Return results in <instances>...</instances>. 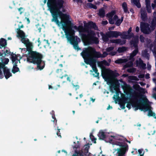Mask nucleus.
I'll use <instances>...</instances> for the list:
<instances>
[{
  "mask_svg": "<svg viewBox=\"0 0 156 156\" xmlns=\"http://www.w3.org/2000/svg\"><path fill=\"white\" fill-rule=\"evenodd\" d=\"M63 3L62 0H48L47 4L53 17L52 21L61 27L64 31L68 41L72 43L74 38V31L70 28L71 22L69 16L59 11Z\"/></svg>",
  "mask_w": 156,
  "mask_h": 156,
  "instance_id": "obj_1",
  "label": "nucleus"
},
{
  "mask_svg": "<svg viewBox=\"0 0 156 156\" xmlns=\"http://www.w3.org/2000/svg\"><path fill=\"white\" fill-rule=\"evenodd\" d=\"M108 54L106 52H105L101 55L99 52H96L94 48L90 47L84 48L81 53V55L84 59L85 62L87 64H89L92 67L93 71L95 72V75H93L95 76H98L99 73L97 72L95 62L91 60L94 57H105Z\"/></svg>",
  "mask_w": 156,
  "mask_h": 156,
  "instance_id": "obj_2",
  "label": "nucleus"
},
{
  "mask_svg": "<svg viewBox=\"0 0 156 156\" xmlns=\"http://www.w3.org/2000/svg\"><path fill=\"white\" fill-rule=\"evenodd\" d=\"M73 28L76 30L79 31L80 34L81 33L87 32L88 35L87 36L85 35H81V38L85 45H87L91 43L92 41L95 43L98 42V40L97 38L93 37L94 33L93 32V30L87 28L86 25H85L84 28L82 26H79L78 27L76 26H74Z\"/></svg>",
  "mask_w": 156,
  "mask_h": 156,
  "instance_id": "obj_3",
  "label": "nucleus"
},
{
  "mask_svg": "<svg viewBox=\"0 0 156 156\" xmlns=\"http://www.w3.org/2000/svg\"><path fill=\"white\" fill-rule=\"evenodd\" d=\"M119 75L118 73H114L113 71L108 69H106L105 73L103 74V78L105 81H107V84L110 85L111 90L113 93L115 91L117 92V87L113 86V84L117 82V80L115 77Z\"/></svg>",
  "mask_w": 156,
  "mask_h": 156,
  "instance_id": "obj_4",
  "label": "nucleus"
},
{
  "mask_svg": "<svg viewBox=\"0 0 156 156\" xmlns=\"http://www.w3.org/2000/svg\"><path fill=\"white\" fill-rule=\"evenodd\" d=\"M41 55L39 53L35 51L30 52V56L27 58V60L34 63L37 64V68L40 70L42 69L43 67L40 68L39 64L41 62Z\"/></svg>",
  "mask_w": 156,
  "mask_h": 156,
  "instance_id": "obj_5",
  "label": "nucleus"
},
{
  "mask_svg": "<svg viewBox=\"0 0 156 156\" xmlns=\"http://www.w3.org/2000/svg\"><path fill=\"white\" fill-rule=\"evenodd\" d=\"M156 25V17H154L151 22L150 27L147 23H141L140 24L141 31L145 34H149L153 30Z\"/></svg>",
  "mask_w": 156,
  "mask_h": 156,
  "instance_id": "obj_6",
  "label": "nucleus"
},
{
  "mask_svg": "<svg viewBox=\"0 0 156 156\" xmlns=\"http://www.w3.org/2000/svg\"><path fill=\"white\" fill-rule=\"evenodd\" d=\"M115 12L112 11L107 14V16L108 17L109 22L110 23L113 24L114 23L115 21H116L115 24L116 25L119 26L123 20V18L122 17L121 19H118V16L114 15Z\"/></svg>",
  "mask_w": 156,
  "mask_h": 156,
  "instance_id": "obj_7",
  "label": "nucleus"
},
{
  "mask_svg": "<svg viewBox=\"0 0 156 156\" xmlns=\"http://www.w3.org/2000/svg\"><path fill=\"white\" fill-rule=\"evenodd\" d=\"M142 104L141 103H136L135 104H133L131 102L128 103L127 104L126 107L129 109L131 108V105L135 107V110H136L138 109H140L141 111H147L150 108V106L148 105H147L146 107L147 108H145L144 107H142L141 105Z\"/></svg>",
  "mask_w": 156,
  "mask_h": 156,
  "instance_id": "obj_8",
  "label": "nucleus"
},
{
  "mask_svg": "<svg viewBox=\"0 0 156 156\" xmlns=\"http://www.w3.org/2000/svg\"><path fill=\"white\" fill-rule=\"evenodd\" d=\"M1 69L4 71L5 76L6 79H8L11 76V73L9 72V70L4 66V65L0 63V78L3 77V75L1 71Z\"/></svg>",
  "mask_w": 156,
  "mask_h": 156,
  "instance_id": "obj_9",
  "label": "nucleus"
},
{
  "mask_svg": "<svg viewBox=\"0 0 156 156\" xmlns=\"http://www.w3.org/2000/svg\"><path fill=\"white\" fill-rule=\"evenodd\" d=\"M22 43H23L26 45L27 48L30 49L32 46V44L29 41V40L25 37V36L22 37L21 40Z\"/></svg>",
  "mask_w": 156,
  "mask_h": 156,
  "instance_id": "obj_10",
  "label": "nucleus"
},
{
  "mask_svg": "<svg viewBox=\"0 0 156 156\" xmlns=\"http://www.w3.org/2000/svg\"><path fill=\"white\" fill-rule=\"evenodd\" d=\"M120 33L117 31H111L108 33L107 35L109 37H117L120 35Z\"/></svg>",
  "mask_w": 156,
  "mask_h": 156,
  "instance_id": "obj_11",
  "label": "nucleus"
},
{
  "mask_svg": "<svg viewBox=\"0 0 156 156\" xmlns=\"http://www.w3.org/2000/svg\"><path fill=\"white\" fill-rule=\"evenodd\" d=\"M111 42L121 45L124 44L126 42L125 40H121V39H116L111 40Z\"/></svg>",
  "mask_w": 156,
  "mask_h": 156,
  "instance_id": "obj_12",
  "label": "nucleus"
},
{
  "mask_svg": "<svg viewBox=\"0 0 156 156\" xmlns=\"http://www.w3.org/2000/svg\"><path fill=\"white\" fill-rule=\"evenodd\" d=\"M141 17L143 20H144L146 18V13L145 8H142L141 11Z\"/></svg>",
  "mask_w": 156,
  "mask_h": 156,
  "instance_id": "obj_13",
  "label": "nucleus"
},
{
  "mask_svg": "<svg viewBox=\"0 0 156 156\" xmlns=\"http://www.w3.org/2000/svg\"><path fill=\"white\" fill-rule=\"evenodd\" d=\"M141 105H142L141 106L142 107H144L145 108H147V107H146V106L147 105L149 106L150 107L149 108V109H148L147 110H147H149V112H148V115L149 116H155V114H154V113H153L150 110L151 109V107L149 105H144L143 104H142Z\"/></svg>",
  "mask_w": 156,
  "mask_h": 156,
  "instance_id": "obj_14",
  "label": "nucleus"
},
{
  "mask_svg": "<svg viewBox=\"0 0 156 156\" xmlns=\"http://www.w3.org/2000/svg\"><path fill=\"white\" fill-rule=\"evenodd\" d=\"M146 7L147 11L148 13H151V8L150 5V0H145Z\"/></svg>",
  "mask_w": 156,
  "mask_h": 156,
  "instance_id": "obj_15",
  "label": "nucleus"
},
{
  "mask_svg": "<svg viewBox=\"0 0 156 156\" xmlns=\"http://www.w3.org/2000/svg\"><path fill=\"white\" fill-rule=\"evenodd\" d=\"M85 154L86 156H89L90 153H88V150L89 148V144H87L84 146V147Z\"/></svg>",
  "mask_w": 156,
  "mask_h": 156,
  "instance_id": "obj_16",
  "label": "nucleus"
},
{
  "mask_svg": "<svg viewBox=\"0 0 156 156\" xmlns=\"http://www.w3.org/2000/svg\"><path fill=\"white\" fill-rule=\"evenodd\" d=\"M12 59L14 64H16L18 61L20 62L19 60L17 59V57L15 54H13L12 55Z\"/></svg>",
  "mask_w": 156,
  "mask_h": 156,
  "instance_id": "obj_17",
  "label": "nucleus"
},
{
  "mask_svg": "<svg viewBox=\"0 0 156 156\" xmlns=\"http://www.w3.org/2000/svg\"><path fill=\"white\" fill-rule=\"evenodd\" d=\"M17 30H18L17 31L18 35V36H19L22 38L25 36L24 32L23 31L20 30V28L17 29Z\"/></svg>",
  "mask_w": 156,
  "mask_h": 156,
  "instance_id": "obj_18",
  "label": "nucleus"
},
{
  "mask_svg": "<svg viewBox=\"0 0 156 156\" xmlns=\"http://www.w3.org/2000/svg\"><path fill=\"white\" fill-rule=\"evenodd\" d=\"M132 3L135 5L138 8L140 7V5L139 2V0H132Z\"/></svg>",
  "mask_w": 156,
  "mask_h": 156,
  "instance_id": "obj_19",
  "label": "nucleus"
},
{
  "mask_svg": "<svg viewBox=\"0 0 156 156\" xmlns=\"http://www.w3.org/2000/svg\"><path fill=\"white\" fill-rule=\"evenodd\" d=\"M139 63H138V61H136V64L137 66L140 65L143 68H144L146 66V65L143 63L141 59H139Z\"/></svg>",
  "mask_w": 156,
  "mask_h": 156,
  "instance_id": "obj_20",
  "label": "nucleus"
},
{
  "mask_svg": "<svg viewBox=\"0 0 156 156\" xmlns=\"http://www.w3.org/2000/svg\"><path fill=\"white\" fill-rule=\"evenodd\" d=\"M127 61L126 59H120L115 61V62L117 63H121L126 62Z\"/></svg>",
  "mask_w": 156,
  "mask_h": 156,
  "instance_id": "obj_21",
  "label": "nucleus"
},
{
  "mask_svg": "<svg viewBox=\"0 0 156 156\" xmlns=\"http://www.w3.org/2000/svg\"><path fill=\"white\" fill-rule=\"evenodd\" d=\"M105 12L104 10L103 9H101L99 10L98 15L101 17H103L105 16Z\"/></svg>",
  "mask_w": 156,
  "mask_h": 156,
  "instance_id": "obj_22",
  "label": "nucleus"
},
{
  "mask_svg": "<svg viewBox=\"0 0 156 156\" xmlns=\"http://www.w3.org/2000/svg\"><path fill=\"white\" fill-rule=\"evenodd\" d=\"M6 45V41L3 39H1L0 41V45L3 47Z\"/></svg>",
  "mask_w": 156,
  "mask_h": 156,
  "instance_id": "obj_23",
  "label": "nucleus"
},
{
  "mask_svg": "<svg viewBox=\"0 0 156 156\" xmlns=\"http://www.w3.org/2000/svg\"><path fill=\"white\" fill-rule=\"evenodd\" d=\"M122 7L124 9V11L125 12H128V11L127 10V6L126 3L124 2L122 5Z\"/></svg>",
  "mask_w": 156,
  "mask_h": 156,
  "instance_id": "obj_24",
  "label": "nucleus"
},
{
  "mask_svg": "<svg viewBox=\"0 0 156 156\" xmlns=\"http://www.w3.org/2000/svg\"><path fill=\"white\" fill-rule=\"evenodd\" d=\"M98 136L100 139H103L105 137L104 133L102 131H100L98 134Z\"/></svg>",
  "mask_w": 156,
  "mask_h": 156,
  "instance_id": "obj_25",
  "label": "nucleus"
},
{
  "mask_svg": "<svg viewBox=\"0 0 156 156\" xmlns=\"http://www.w3.org/2000/svg\"><path fill=\"white\" fill-rule=\"evenodd\" d=\"M88 26L89 27L93 28L95 30L97 29V27L95 24L92 22H90L88 23Z\"/></svg>",
  "mask_w": 156,
  "mask_h": 156,
  "instance_id": "obj_26",
  "label": "nucleus"
},
{
  "mask_svg": "<svg viewBox=\"0 0 156 156\" xmlns=\"http://www.w3.org/2000/svg\"><path fill=\"white\" fill-rule=\"evenodd\" d=\"M138 52L137 49H136L135 50H134L133 53L131 54L130 56V57L129 59H131L132 58L135 56Z\"/></svg>",
  "mask_w": 156,
  "mask_h": 156,
  "instance_id": "obj_27",
  "label": "nucleus"
},
{
  "mask_svg": "<svg viewBox=\"0 0 156 156\" xmlns=\"http://www.w3.org/2000/svg\"><path fill=\"white\" fill-rule=\"evenodd\" d=\"M19 70V69L16 67V64H14L13 69H12V72L13 73H15Z\"/></svg>",
  "mask_w": 156,
  "mask_h": 156,
  "instance_id": "obj_28",
  "label": "nucleus"
},
{
  "mask_svg": "<svg viewBox=\"0 0 156 156\" xmlns=\"http://www.w3.org/2000/svg\"><path fill=\"white\" fill-rule=\"evenodd\" d=\"M117 153L118 154V156H123V152L122 149H118L115 150Z\"/></svg>",
  "mask_w": 156,
  "mask_h": 156,
  "instance_id": "obj_29",
  "label": "nucleus"
},
{
  "mask_svg": "<svg viewBox=\"0 0 156 156\" xmlns=\"http://www.w3.org/2000/svg\"><path fill=\"white\" fill-rule=\"evenodd\" d=\"M108 33L106 35H103L102 36V39L103 40L105 41H106L108 39V38L110 37L108 36Z\"/></svg>",
  "mask_w": 156,
  "mask_h": 156,
  "instance_id": "obj_30",
  "label": "nucleus"
},
{
  "mask_svg": "<svg viewBox=\"0 0 156 156\" xmlns=\"http://www.w3.org/2000/svg\"><path fill=\"white\" fill-rule=\"evenodd\" d=\"M126 49L125 47H122L119 48L118 49V51L119 53H121L126 51Z\"/></svg>",
  "mask_w": 156,
  "mask_h": 156,
  "instance_id": "obj_31",
  "label": "nucleus"
},
{
  "mask_svg": "<svg viewBox=\"0 0 156 156\" xmlns=\"http://www.w3.org/2000/svg\"><path fill=\"white\" fill-rule=\"evenodd\" d=\"M126 32L123 33L122 36V37L123 39H128L129 38Z\"/></svg>",
  "mask_w": 156,
  "mask_h": 156,
  "instance_id": "obj_32",
  "label": "nucleus"
},
{
  "mask_svg": "<svg viewBox=\"0 0 156 156\" xmlns=\"http://www.w3.org/2000/svg\"><path fill=\"white\" fill-rule=\"evenodd\" d=\"M88 6L90 8H93L94 9H96L97 8V7L94 5H93L92 3H89L88 4Z\"/></svg>",
  "mask_w": 156,
  "mask_h": 156,
  "instance_id": "obj_33",
  "label": "nucleus"
},
{
  "mask_svg": "<svg viewBox=\"0 0 156 156\" xmlns=\"http://www.w3.org/2000/svg\"><path fill=\"white\" fill-rule=\"evenodd\" d=\"M133 65V63L132 62H129L126 65L124 66L125 67H128L130 66H131Z\"/></svg>",
  "mask_w": 156,
  "mask_h": 156,
  "instance_id": "obj_34",
  "label": "nucleus"
},
{
  "mask_svg": "<svg viewBox=\"0 0 156 156\" xmlns=\"http://www.w3.org/2000/svg\"><path fill=\"white\" fill-rule=\"evenodd\" d=\"M73 156H83V154L81 152L75 154Z\"/></svg>",
  "mask_w": 156,
  "mask_h": 156,
  "instance_id": "obj_35",
  "label": "nucleus"
},
{
  "mask_svg": "<svg viewBox=\"0 0 156 156\" xmlns=\"http://www.w3.org/2000/svg\"><path fill=\"white\" fill-rule=\"evenodd\" d=\"M138 37H137L136 38V39L135 41V42H131V44H134V45L135 46H136V44L138 42Z\"/></svg>",
  "mask_w": 156,
  "mask_h": 156,
  "instance_id": "obj_36",
  "label": "nucleus"
},
{
  "mask_svg": "<svg viewBox=\"0 0 156 156\" xmlns=\"http://www.w3.org/2000/svg\"><path fill=\"white\" fill-rule=\"evenodd\" d=\"M114 48L113 47H110L107 49V52H110V51L112 50Z\"/></svg>",
  "mask_w": 156,
  "mask_h": 156,
  "instance_id": "obj_37",
  "label": "nucleus"
},
{
  "mask_svg": "<svg viewBox=\"0 0 156 156\" xmlns=\"http://www.w3.org/2000/svg\"><path fill=\"white\" fill-rule=\"evenodd\" d=\"M152 6L153 9L156 8V0H155L154 1V3L152 4Z\"/></svg>",
  "mask_w": 156,
  "mask_h": 156,
  "instance_id": "obj_38",
  "label": "nucleus"
},
{
  "mask_svg": "<svg viewBox=\"0 0 156 156\" xmlns=\"http://www.w3.org/2000/svg\"><path fill=\"white\" fill-rule=\"evenodd\" d=\"M139 154L141 156H142L144 154V153L143 152V151L141 150H139L138 151Z\"/></svg>",
  "mask_w": 156,
  "mask_h": 156,
  "instance_id": "obj_39",
  "label": "nucleus"
},
{
  "mask_svg": "<svg viewBox=\"0 0 156 156\" xmlns=\"http://www.w3.org/2000/svg\"><path fill=\"white\" fill-rule=\"evenodd\" d=\"M135 70V69L134 68H133L132 69H128L127 70L129 72H134Z\"/></svg>",
  "mask_w": 156,
  "mask_h": 156,
  "instance_id": "obj_40",
  "label": "nucleus"
},
{
  "mask_svg": "<svg viewBox=\"0 0 156 156\" xmlns=\"http://www.w3.org/2000/svg\"><path fill=\"white\" fill-rule=\"evenodd\" d=\"M93 136H93L90 135V138L92 140V141H94V143H96V139H94V140H93Z\"/></svg>",
  "mask_w": 156,
  "mask_h": 156,
  "instance_id": "obj_41",
  "label": "nucleus"
},
{
  "mask_svg": "<svg viewBox=\"0 0 156 156\" xmlns=\"http://www.w3.org/2000/svg\"><path fill=\"white\" fill-rule=\"evenodd\" d=\"M120 107L122 109H124L125 108V106L124 104H120Z\"/></svg>",
  "mask_w": 156,
  "mask_h": 156,
  "instance_id": "obj_42",
  "label": "nucleus"
},
{
  "mask_svg": "<svg viewBox=\"0 0 156 156\" xmlns=\"http://www.w3.org/2000/svg\"><path fill=\"white\" fill-rule=\"evenodd\" d=\"M140 39L141 42H143L144 41V38L143 36H140Z\"/></svg>",
  "mask_w": 156,
  "mask_h": 156,
  "instance_id": "obj_43",
  "label": "nucleus"
},
{
  "mask_svg": "<svg viewBox=\"0 0 156 156\" xmlns=\"http://www.w3.org/2000/svg\"><path fill=\"white\" fill-rule=\"evenodd\" d=\"M132 79L133 80H138V78L137 77H136L132 76Z\"/></svg>",
  "mask_w": 156,
  "mask_h": 156,
  "instance_id": "obj_44",
  "label": "nucleus"
},
{
  "mask_svg": "<svg viewBox=\"0 0 156 156\" xmlns=\"http://www.w3.org/2000/svg\"><path fill=\"white\" fill-rule=\"evenodd\" d=\"M108 22L107 21L105 20L103 21L102 22V23L104 25H106L108 23Z\"/></svg>",
  "mask_w": 156,
  "mask_h": 156,
  "instance_id": "obj_45",
  "label": "nucleus"
},
{
  "mask_svg": "<svg viewBox=\"0 0 156 156\" xmlns=\"http://www.w3.org/2000/svg\"><path fill=\"white\" fill-rule=\"evenodd\" d=\"M116 53V52L114 51V52H111L110 53V54L112 55H115Z\"/></svg>",
  "mask_w": 156,
  "mask_h": 156,
  "instance_id": "obj_46",
  "label": "nucleus"
},
{
  "mask_svg": "<svg viewBox=\"0 0 156 156\" xmlns=\"http://www.w3.org/2000/svg\"><path fill=\"white\" fill-rule=\"evenodd\" d=\"M144 75L143 74L140 75L138 77L139 78H142L144 77Z\"/></svg>",
  "mask_w": 156,
  "mask_h": 156,
  "instance_id": "obj_47",
  "label": "nucleus"
},
{
  "mask_svg": "<svg viewBox=\"0 0 156 156\" xmlns=\"http://www.w3.org/2000/svg\"><path fill=\"white\" fill-rule=\"evenodd\" d=\"M23 9V8H20L18 10H19V11L20 12V14H21V13H22V12H21V10H22V9Z\"/></svg>",
  "mask_w": 156,
  "mask_h": 156,
  "instance_id": "obj_48",
  "label": "nucleus"
},
{
  "mask_svg": "<svg viewBox=\"0 0 156 156\" xmlns=\"http://www.w3.org/2000/svg\"><path fill=\"white\" fill-rule=\"evenodd\" d=\"M139 29L138 27H136V32H138L139 31Z\"/></svg>",
  "mask_w": 156,
  "mask_h": 156,
  "instance_id": "obj_49",
  "label": "nucleus"
},
{
  "mask_svg": "<svg viewBox=\"0 0 156 156\" xmlns=\"http://www.w3.org/2000/svg\"><path fill=\"white\" fill-rule=\"evenodd\" d=\"M114 136H111V138H110V141L111 142L112 141V139H113L114 138Z\"/></svg>",
  "mask_w": 156,
  "mask_h": 156,
  "instance_id": "obj_50",
  "label": "nucleus"
},
{
  "mask_svg": "<svg viewBox=\"0 0 156 156\" xmlns=\"http://www.w3.org/2000/svg\"><path fill=\"white\" fill-rule=\"evenodd\" d=\"M143 55H144V56H147V57H148V54H144V53H143Z\"/></svg>",
  "mask_w": 156,
  "mask_h": 156,
  "instance_id": "obj_51",
  "label": "nucleus"
},
{
  "mask_svg": "<svg viewBox=\"0 0 156 156\" xmlns=\"http://www.w3.org/2000/svg\"><path fill=\"white\" fill-rule=\"evenodd\" d=\"M149 74H147L146 75L145 77H146V78L148 79L149 78Z\"/></svg>",
  "mask_w": 156,
  "mask_h": 156,
  "instance_id": "obj_52",
  "label": "nucleus"
},
{
  "mask_svg": "<svg viewBox=\"0 0 156 156\" xmlns=\"http://www.w3.org/2000/svg\"><path fill=\"white\" fill-rule=\"evenodd\" d=\"M136 97H137L138 98H141L140 97V95H138L136 94Z\"/></svg>",
  "mask_w": 156,
  "mask_h": 156,
  "instance_id": "obj_53",
  "label": "nucleus"
},
{
  "mask_svg": "<svg viewBox=\"0 0 156 156\" xmlns=\"http://www.w3.org/2000/svg\"><path fill=\"white\" fill-rule=\"evenodd\" d=\"M131 30H131V28H130L129 29V30H128V34H129V33L130 32H131Z\"/></svg>",
  "mask_w": 156,
  "mask_h": 156,
  "instance_id": "obj_54",
  "label": "nucleus"
},
{
  "mask_svg": "<svg viewBox=\"0 0 156 156\" xmlns=\"http://www.w3.org/2000/svg\"><path fill=\"white\" fill-rule=\"evenodd\" d=\"M74 47L75 49H78V47L76 45V46L74 45Z\"/></svg>",
  "mask_w": 156,
  "mask_h": 156,
  "instance_id": "obj_55",
  "label": "nucleus"
},
{
  "mask_svg": "<svg viewBox=\"0 0 156 156\" xmlns=\"http://www.w3.org/2000/svg\"><path fill=\"white\" fill-rule=\"evenodd\" d=\"M5 61H6V64H7L8 63V62H9V59L8 58H5Z\"/></svg>",
  "mask_w": 156,
  "mask_h": 156,
  "instance_id": "obj_56",
  "label": "nucleus"
},
{
  "mask_svg": "<svg viewBox=\"0 0 156 156\" xmlns=\"http://www.w3.org/2000/svg\"><path fill=\"white\" fill-rule=\"evenodd\" d=\"M112 107H111L110 105H109L108 107V108H107V109L108 110H109L110 109V108H112Z\"/></svg>",
  "mask_w": 156,
  "mask_h": 156,
  "instance_id": "obj_57",
  "label": "nucleus"
},
{
  "mask_svg": "<svg viewBox=\"0 0 156 156\" xmlns=\"http://www.w3.org/2000/svg\"><path fill=\"white\" fill-rule=\"evenodd\" d=\"M148 69L150 70L151 68V66L150 65H147Z\"/></svg>",
  "mask_w": 156,
  "mask_h": 156,
  "instance_id": "obj_58",
  "label": "nucleus"
},
{
  "mask_svg": "<svg viewBox=\"0 0 156 156\" xmlns=\"http://www.w3.org/2000/svg\"><path fill=\"white\" fill-rule=\"evenodd\" d=\"M76 37V40L77 41H80V39L79 38L77 37Z\"/></svg>",
  "mask_w": 156,
  "mask_h": 156,
  "instance_id": "obj_59",
  "label": "nucleus"
},
{
  "mask_svg": "<svg viewBox=\"0 0 156 156\" xmlns=\"http://www.w3.org/2000/svg\"><path fill=\"white\" fill-rule=\"evenodd\" d=\"M91 100L93 102H94L95 101V99H93L92 98H90Z\"/></svg>",
  "mask_w": 156,
  "mask_h": 156,
  "instance_id": "obj_60",
  "label": "nucleus"
},
{
  "mask_svg": "<svg viewBox=\"0 0 156 156\" xmlns=\"http://www.w3.org/2000/svg\"><path fill=\"white\" fill-rule=\"evenodd\" d=\"M67 80H68V81H70V78L69 77H67Z\"/></svg>",
  "mask_w": 156,
  "mask_h": 156,
  "instance_id": "obj_61",
  "label": "nucleus"
},
{
  "mask_svg": "<svg viewBox=\"0 0 156 156\" xmlns=\"http://www.w3.org/2000/svg\"><path fill=\"white\" fill-rule=\"evenodd\" d=\"M153 15L154 16H156V11L154 13Z\"/></svg>",
  "mask_w": 156,
  "mask_h": 156,
  "instance_id": "obj_62",
  "label": "nucleus"
},
{
  "mask_svg": "<svg viewBox=\"0 0 156 156\" xmlns=\"http://www.w3.org/2000/svg\"><path fill=\"white\" fill-rule=\"evenodd\" d=\"M147 99L145 98V102H147Z\"/></svg>",
  "mask_w": 156,
  "mask_h": 156,
  "instance_id": "obj_63",
  "label": "nucleus"
},
{
  "mask_svg": "<svg viewBox=\"0 0 156 156\" xmlns=\"http://www.w3.org/2000/svg\"><path fill=\"white\" fill-rule=\"evenodd\" d=\"M78 2H82V1L81 0H77Z\"/></svg>",
  "mask_w": 156,
  "mask_h": 156,
  "instance_id": "obj_64",
  "label": "nucleus"
}]
</instances>
